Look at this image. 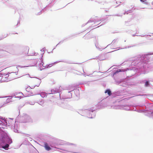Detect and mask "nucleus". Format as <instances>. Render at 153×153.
Returning a JSON list of instances; mask_svg holds the SVG:
<instances>
[{"label":"nucleus","instance_id":"obj_1","mask_svg":"<svg viewBox=\"0 0 153 153\" xmlns=\"http://www.w3.org/2000/svg\"><path fill=\"white\" fill-rule=\"evenodd\" d=\"M9 76V75L8 74H3L0 77L1 81L2 82H4L7 81Z\"/></svg>","mask_w":153,"mask_h":153},{"label":"nucleus","instance_id":"obj_2","mask_svg":"<svg viewBox=\"0 0 153 153\" xmlns=\"http://www.w3.org/2000/svg\"><path fill=\"white\" fill-rule=\"evenodd\" d=\"M44 147L45 149L48 151L51 149V148L48 145L47 143H44Z\"/></svg>","mask_w":153,"mask_h":153},{"label":"nucleus","instance_id":"obj_3","mask_svg":"<svg viewBox=\"0 0 153 153\" xmlns=\"http://www.w3.org/2000/svg\"><path fill=\"white\" fill-rule=\"evenodd\" d=\"M60 86L59 85H58L56 88H55V91L56 92H59L60 91Z\"/></svg>","mask_w":153,"mask_h":153},{"label":"nucleus","instance_id":"obj_4","mask_svg":"<svg viewBox=\"0 0 153 153\" xmlns=\"http://www.w3.org/2000/svg\"><path fill=\"white\" fill-rule=\"evenodd\" d=\"M105 93H107V94L109 96H110L112 94L111 91L109 89H108L106 90V91L105 92Z\"/></svg>","mask_w":153,"mask_h":153},{"label":"nucleus","instance_id":"obj_5","mask_svg":"<svg viewBox=\"0 0 153 153\" xmlns=\"http://www.w3.org/2000/svg\"><path fill=\"white\" fill-rule=\"evenodd\" d=\"M26 91L28 92H29L30 93H31V89H30V87H27L26 89Z\"/></svg>","mask_w":153,"mask_h":153},{"label":"nucleus","instance_id":"obj_6","mask_svg":"<svg viewBox=\"0 0 153 153\" xmlns=\"http://www.w3.org/2000/svg\"><path fill=\"white\" fill-rule=\"evenodd\" d=\"M9 145L8 144H6L3 147L4 149H6L8 147Z\"/></svg>","mask_w":153,"mask_h":153},{"label":"nucleus","instance_id":"obj_7","mask_svg":"<svg viewBox=\"0 0 153 153\" xmlns=\"http://www.w3.org/2000/svg\"><path fill=\"white\" fill-rule=\"evenodd\" d=\"M149 84V82L148 81L146 82L145 83V85L146 86H147Z\"/></svg>","mask_w":153,"mask_h":153},{"label":"nucleus","instance_id":"obj_8","mask_svg":"<svg viewBox=\"0 0 153 153\" xmlns=\"http://www.w3.org/2000/svg\"><path fill=\"white\" fill-rule=\"evenodd\" d=\"M22 93L20 92V97H22Z\"/></svg>","mask_w":153,"mask_h":153},{"label":"nucleus","instance_id":"obj_9","mask_svg":"<svg viewBox=\"0 0 153 153\" xmlns=\"http://www.w3.org/2000/svg\"><path fill=\"white\" fill-rule=\"evenodd\" d=\"M24 67H27V66H24Z\"/></svg>","mask_w":153,"mask_h":153},{"label":"nucleus","instance_id":"obj_10","mask_svg":"<svg viewBox=\"0 0 153 153\" xmlns=\"http://www.w3.org/2000/svg\"><path fill=\"white\" fill-rule=\"evenodd\" d=\"M141 1H142V0H140Z\"/></svg>","mask_w":153,"mask_h":153},{"label":"nucleus","instance_id":"obj_11","mask_svg":"<svg viewBox=\"0 0 153 153\" xmlns=\"http://www.w3.org/2000/svg\"><path fill=\"white\" fill-rule=\"evenodd\" d=\"M152 113H153V112H152Z\"/></svg>","mask_w":153,"mask_h":153}]
</instances>
